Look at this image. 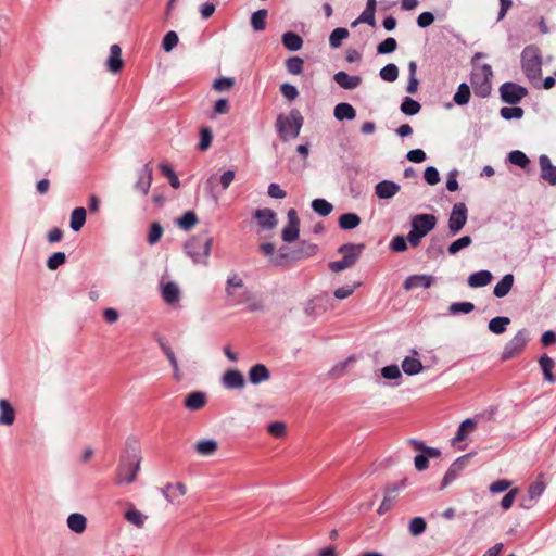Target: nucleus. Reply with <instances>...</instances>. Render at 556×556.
Listing matches in <instances>:
<instances>
[{"label":"nucleus","instance_id":"nucleus-1","mask_svg":"<svg viewBox=\"0 0 556 556\" xmlns=\"http://www.w3.org/2000/svg\"><path fill=\"white\" fill-rule=\"evenodd\" d=\"M140 451L136 442H127L125 454L122 455L117 466L116 484H129L137 478L140 469Z\"/></svg>","mask_w":556,"mask_h":556},{"label":"nucleus","instance_id":"nucleus-2","mask_svg":"<svg viewBox=\"0 0 556 556\" xmlns=\"http://www.w3.org/2000/svg\"><path fill=\"white\" fill-rule=\"evenodd\" d=\"M213 239L206 232L192 237L185 243V252L194 264L207 265Z\"/></svg>","mask_w":556,"mask_h":556},{"label":"nucleus","instance_id":"nucleus-3","mask_svg":"<svg viewBox=\"0 0 556 556\" xmlns=\"http://www.w3.org/2000/svg\"><path fill=\"white\" fill-rule=\"evenodd\" d=\"M521 70L526 77L534 84L542 76V55L540 49L530 45L521 52Z\"/></svg>","mask_w":556,"mask_h":556},{"label":"nucleus","instance_id":"nucleus-4","mask_svg":"<svg viewBox=\"0 0 556 556\" xmlns=\"http://www.w3.org/2000/svg\"><path fill=\"white\" fill-rule=\"evenodd\" d=\"M303 116L296 109L291 110L288 116L280 114L276 119V129L282 141L298 138L303 126Z\"/></svg>","mask_w":556,"mask_h":556},{"label":"nucleus","instance_id":"nucleus-5","mask_svg":"<svg viewBox=\"0 0 556 556\" xmlns=\"http://www.w3.org/2000/svg\"><path fill=\"white\" fill-rule=\"evenodd\" d=\"M437 226V217L432 214H417L412 217L410 231L407 235V240L412 247H417L421 239L426 237Z\"/></svg>","mask_w":556,"mask_h":556},{"label":"nucleus","instance_id":"nucleus-6","mask_svg":"<svg viewBox=\"0 0 556 556\" xmlns=\"http://www.w3.org/2000/svg\"><path fill=\"white\" fill-rule=\"evenodd\" d=\"M493 71L491 65L482 64L475 65L470 75V84L473 92L479 98H488L491 94L492 85L491 79Z\"/></svg>","mask_w":556,"mask_h":556},{"label":"nucleus","instance_id":"nucleus-7","mask_svg":"<svg viewBox=\"0 0 556 556\" xmlns=\"http://www.w3.org/2000/svg\"><path fill=\"white\" fill-rule=\"evenodd\" d=\"M365 245L346 243L339 248L338 252L343 254V258L329 263V268L333 273H340L346 268L352 267L358 260Z\"/></svg>","mask_w":556,"mask_h":556},{"label":"nucleus","instance_id":"nucleus-8","mask_svg":"<svg viewBox=\"0 0 556 556\" xmlns=\"http://www.w3.org/2000/svg\"><path fill=\"white\" fill-rule=\"evenodd\" d=\"M530 340V334L527 329H520L511 340H509L502 352L501 358L503 361H508L514 358L518 354L522 352L526 348L528 341Z\"/></svg>","mask_w":556,"mask_h":556},{"label":"nucleus","instance_id":"nucleus-9","mask_svg":"<svg viewBox=\"0 0 556 556\" xmlns=\"http://www.w3.org/2000/svg\"><path fill=\"white\" fill-rule=\"evenodd\" d=\"M527 94V88L516 83L506 81L500 87L501 100L510 105L518 104Z\"/></svg>","mask_w":556,"mask_h":556},{"label":"nucleus","instance_id":"nucleus-10","mask_svg":"<svg viewBox=\"0 0 556 556\" xmlns=\"http://www.w3.org/2000/svg\"><path fill=\"white\" fill-rule=\"evenodd\" d=\"M467 206L463 202L455 203L448 218V230L452 236L457 235L467 223Z\"/></svg>","mask_w":556,"mask_h":556},{"label":"nucleus","instance_id":"nucleus-11","mask_svg":"<svg viewBox=\"0 0 556 556\" xmlns=\"http://www.w3.org/2000/svg\"><path fill=\"white\" fill-rule=\"evenodd\" d=\"M472 454L468 453L460 457H458L454 463L450 466L447 471L445 472L440 489L443 490L447 485H450L457 477L458 475L466 468V466L469 464V460L471 458Z\"/></svg>","mask_w":556,"mask_h":556},{"label":"nucleus","instance_id":"nucleus-12","mask_svg":"<svg viewBox=\"0 0 556 556\" xmlns=\"http://www.w3.org/2000/svg\"><path fill=\"white\" fill-rule=\"evenodd\" d=\"M288 224L283 227L281 237L285 242H294L299 238L300 232V219L298 212L294 208H290L287 213Z\"/></svg>","mask_w":556,"mask_h":556},{"label":"nucleus","instance_id":"nucleus-13","mask_svg":"<svg viewBox=\"0 0 556 556\" xmlns=\"http://www.w3.org/2000/svg\"><path fill=\"white\" fill-rule=\"evenodd\" d=\"M222 384L228 390H240L245 387V379L240 370L231 368L222 376Z\"/></svg>","mask_w":556,"mask_h":556},{"label":"nucleus","instance_id":"nucleus-14","mask_svg":"<svg viewBox=\"0 0 556 556\" xmlns=\"http://www.w3.org/2000/svg\"><path fill=\"white\" fill-rule=\"evenodd\" d=\"M435 282V277L431 276V275H412V276H408L404 282H403V288L406 290V291H409V290H413V289H416V288H425V289H429L430 287H432V285Z\"/></svg>","mask_w":556,"mask_h":556},{"label":"nucleus","instance_id":"nucleus-15","mask_svg":"<svg viewBox=\"0 0 556 556\" xmlns=\"http://www.w3.org/2000/svg\"><path fill=\"white\" fill-rule=\"evenodd\" d=\"M545 484L542 481L532 482L527 491V496L520 502V506L525 509L531 508L538 498L543 494Z\"/></svg>","mask_w":556,"mask_h":556},{"label":"nucleus","instance_id":"nucleus-16","mask_svg":"<svg viewBox=\"0 0 556 556\" xmlns=\"http://www.w3.org/2000/svg\"><path fill=\"white\" fill-rule=\"evenodd\" d=\"M400 191V185L392 180L384 179L375 186L377 198L388 200L393 198Z\"/></svg>","mask_w":556,"mask_h":556},{"label":"nucleus","instance_id":"nucleus-17","mask_svg":"<svg viewBox=\"0 0 556 556\" xmlns=\"http://www.w3.org/2000/svg\"><path fill=\"white\" fill-rule=\"evenodd\" d=\"M539 164L541 167V178L549 185L556 186V166L552 164L549 157L542 154L539 157Z\"/></svg>","mask_w":556,"mask_h":556},{"label":"nucleus","instance_id":"nucleus-18","mask_svg":"<svg viewBox=\"0 0 556 556\" xmlns=\"http://www.w3.org/2000/svg\"><path fill=\"white\" fill-rule=\"evenodd\" d=\"M152 167L150 163H146L142 168L138 172V180L135 188L141 191L144 195L148 194L152 182Z\"/></svg>","mask_w":556,"mask_h":556},{"label":"nucleus","instance_id":"nucleus-19","mask_svg":"<svg viewBox=\"0 0 556 556\" xmlns=\"http://www.w3.org/2000/svg\"><path fill=\"white\" fill-rule=\"evenodd\" d=\"M249 381L257 386L262 382H266L270 379V371L264 364H255L253 365L248 372Z\"/></svg>","mask_w":556,"mask_h":556},{"label":"nucleus","instance_id":"nucleus-20","mask_svg":"<svg viewBox=\"0 0 556 556\" xmlns=\"http://www.w3.org/2000/svg\"><path fill=\"white\" fill-rule=\"evenodd\" d=\"M124 62L122 60V49L118 45H112L110 48V56L106 60L108 71L116 74L122 71Z\"/></svg>","mask_w":556,"mask_h":556},{"label":"nucleus","instance_id":"nucleus-21","mask_svg":"<svg viewBox=\"0 0 556 556\" xmlns=\"http://www.w3.org/2000/svg\"><path fill=\"white\" fill-rule=\"evenodd\" d=\"M258 225L263 229H273L277 225L276 214L270 208H258L254 212Z\"/></svg>","mask_w":556,"mask_h":556},{"label":"nucleus","instance_id":"nucleus-22","mask_svg":"<svg viewBox=\"0 0 556 556\" xmlns=\"http://www.w3.org/2000/svg\"><path fill=\"white\" fill-rule=\"evenodd\" d=\"M333 80L343 89L352 90L357 88L361 83L362 78L357 75H349L348 73L340 71L334 74Z\"/></svg>","mask_w":556,"mask_h":556},{"label":"nucleus","instance_id":"nucleus-23","mask_svg":"<svg viewBox=\"0 0 556 556\" xmlns=\"http://www.w3.org/2000/svg\"><path fill=\"white\" fill-rule=\"evenodd\" d=\"M157 343L160 345V349L165 354L169 364L173 367V376H174L175 380L179 381L181 379V375H180V370L178 367L177 358H176L172 348L164 341L163 338H157Z\"/></svg>","mask_w":556,"mask_h":556},{"label":"nucleus","instance_id":"nucleus-24","mask_svg":"<svg viewBox=\"0 0 556 556\" xmlns=\"http://www.w3.org/2000/svg\"><path fill=\"white\" fill-rule=\"evenodd\" d=\"M327 309L323 295L315 296L305 303L304 313L306 316L315 317Z\"/></svg>","mask_w":556,"mask_h":556},{"label":"nucleus","instance_id":"nucleus-25","mask_svg":"<svg viewBox=\"0 0 556 556\" xmlns=\"http://www.w3.org/2000/svg\"><path fill=\"white\" fill-rule=\"evenodd\" d=\"M66 525L74 533L81 534L87 529V518L83 514L73 513L67 517Z\"/></svg>","mask_w":556,"mask_h":556},{"label":"nucleus","instance_id":"nucleus-26","mask_svg":"<svg viewBox=\"0 0 556 556\" xmlns=\"http://www.w3.org/2000/svg\"><path fill=\"white\" fill-rule=\"evenodd\" d=\"M493 279L492 273L489 270H480L468 277V285L471 288H481L488 286Z\"/></svg>","mask_w":556,"mask_h":556},{"label":"nucleus","instance_id":"nucleus-27","mask_svg":"<svg viewBox=\"0 0 556 556\" xmlns=\"http://www.w3.org/2000/svg\"><path fill=\"white\" fill-rule=\"evenodd\" d=\"M15 420V410L9 401L0 400V425L11 426Z\"/></svg>","mask_w":556,"mask_h":556},{"label":"nucleus","instance_id":"nucleus-28","mask_svg":"<svg viewBox=\"0 0 556 556\" xmlns=\"http://www.w3.org/2000/svg\"><path fill=\"white\" fill-rule=\"evenodd\" d=\"M333 115L338 121H353L356 117V111L350 103L341 102L334 106Z\"/></svg>","mask_w":556,"mask_h":556},{"label":"nucleus","instance_id":"nucleus-29","mask_svg":"<svg viewBox=\"0 0 556 556\" xmlns=\"http://www.w3.org/2000/svg\"><path fill=\"white\" fill-rule=\"evenodd\" d=\"M205 393L201 391H193L185 399V406L190 410H198L205 405Z\"/></svg>","mask_w":556,"mask_h":556},{"label":"nucleus","instance_id":"nucleus-30","mask_svg":"<svg viewBox=\"0 0 556 556\" xmlns=\"http://www.w3.org/2000/svg\"><path fill=\"white\" fill-rule=\"evenodd\" d=\"M514 285V275L513 274H506L503 276V278L495 285L493 293L496 298H504L506 296L509 291L511 290Z\"/></svg>","mask_w":556,"mask_h":556},{"label":"nucleus","instance_id":"nucleus-31","mask_svg":"<svg viewBox=\"0 0 556 556\" xmlns=\"http://www.w3.org/2000/svg\"><path fill=\"white\" fill-rule=\"evenodd\" d=\"M477 427L475 419H465L458 427L455 437L453 438V444L464 441Z\"/></svg>","mask_w":556,"mask_h":556},{"label":"nucleus","instance_id":"nucleus-32","mask_svg":"<svg viewBox=\"0 0 556 556\" xmlns=\"http://www.w3.org/2000/svg\"><path fill=\"white\" fill-rule=\"evenodd\" d=\"M281 41L289 51H299L303 47V39L293 31H286L281 37Z\"/></svg>","mask_w":556,"mask_h":556},{"label":"nucleus","instance_id":"nucleus-33","mask_svg":"<svg viewBox=\"0 0 556 556\" xmlns=\"http://www.w3.org/2000/svg\"><path fill=\"white\" fill-rule=\"evenodd\" d=\"M401 367L407 376H414L424 370L422 363L418 358L412 356H406L402 361Z\"/></svg>","mask_w":556,"mask_h":556},{"label":"nucleus","instance_id":"nucleus-34","mask_svg":"<svg viewBox=\"0 0 556 556\" xmlns=\"http://www.w3.org/2000/svg\"><path fill=\"white\" fill-rule=\"evenodd\" d=\"M180 290L178 286L169 281L162 289V296L167 304H174L179 300Z\"/></svg>","mask_w":556,"mask_h":556},{"label":"nucleus","instance_id":"nucleus-35","mask_svg":"<svg viewBox=\"0 0 556 556\" xmlns=\"http://www.w3.org/2000/svg\"><path fill=\"white\" fill-rule=\"evenodd\" d=\"M87 212L85 207H76L71 214V228L73 231H79L86 223Z\"/></svg>","mask_w":556,"mask_h":556},{"label":"nucleus","instance_id":"nucleus-36","mask_svg":"<svg viewBox=\"0 0 556 556\" xmlns=\"http://www.w3.org/2000/svg\"><path fill=\"white\" fill-rule=\"evenodd\" d=\"M217 448L218 444L214 439L202 440L195 444L197 453L202 456H211L217 451Z\"/></svg>","mask_w":556,"mask_h":556},{"label":"nucleus","instance_id":"nucleus-37","mask_svg":"<svg viewBox=\"0 0 556 556\" xmlns=\"http://www.w3.org/2000/svg\"><path fill=\"white\" fill-rule=\"evenodd\" d=\"M361 224V218L355 213H345L339 217V226L341 229L351 230Z\"/></svg>","mask_w":556,"mask_h":556},{"label":"nucleus","instance_id":"nucleus-38","mask_svg":"<svg viewBox=\"0 0 556 556\" xmlns=\"http://www.w3.org/2000/svg\"><path fill=\"white\" fill-rule=\"evenodd\" d=\"M510 324V319L505 316L494 317L489 321V330L494 334H502L506 331L507 326Z\"/></svg>","mask_w":556,"mask_h":556},{"label":"nucleus","instance_id":"nucleus-39","mask_svg":"<svg viewBox=\"0 0 556 556\" xmlns=\"http://www.w3.org/2000/svg\"><path fill=\"white\" fill-rule=\"evenodd\" d=\"M401 112L405 115L413 116L419 113L421 105L418 101L410 97H405L401 103Z\"/></svg>","mask_w":556,"mask_h":556},{"label":"nucleus","instance_id":"nucleus-40","mask_svg":"<svg viewBox=\"0 0 556 556\" xmlns=\"http://www.w3.org/2000/svg\"><path fill=\"white\" fill-rule=\"evenodd\" d=\"M267 10L261 9L251 16V25L255 31H262L266 28Z\"/></svg>","mask_w":556,"mask_h":556},{"label":"nucleus","instance_id":"nucleus-41","mask_svg":"<svg viewBox=\"0 0 556 556\" xmlns=\"http://www.w3.org/2000/svg\"><path fill=\"white\" fill-rule=\"evenodd\" d=\"M125 519L131 525L141 528L143 527L147 516H144L140 510L135 507H130L124 515Z\"/></svg>","mask_w":556,"mask_h":556},{"label":"nucleus","instance_id":"nucleus-42","mask_svg":"<svg viewBox=\"0 0 556 556\" xmlns=\"http://www.w3.org/2000/svg\"><path fill=\"white\" fill-rule=\"evenodd\" d=\"M349 30L343 27H338L332 30L329 36V45L331 48L337 49L341 47L342 41L349 37Z\"/></svg>","mask_w":556,"mask_h":556},{"label":"nucleus","instance_id":"nucleus-43","mask_svg":"<svg viewBox=\"0 0 556 556\" xmlns=\"http://www.w3.org/2000/svg\"><path fill=\"white\" fill-rule=\"evenodd\" d=\"M470 94V87L466 83H462L458 86L457 91L453 97V100L457 105H465L469 102Z\"/></svg>","mask_w":556,"mask_h":556},{"label":"nucleus","instance_id":"nucleus-44","mask_svg":"<svg viewBox=\"0 0 556 556\" xmlns=\"http://www.w3.org/2000/svg\"><path fill=\"white\" fill-rule=\"evenodd\" d=\"M311 205L313 211L320 216H328L333 210L332 204L325 199H315Z\"/></svg>","mask_w":556,"mask_h":556},{"label":"nucleus","instance_id":"nucleus-45","mask_svg":"<svg viewBox=\"0 0 556 556\" xmlns=\"http://www.w3.org/2000/svg\"><path fill=\"white\" fill-rule=\"evenodd\" d=\"M472 243V238L470 236H463L458 239H456L455 241H453L448 248H447V252L451 254V255H455L457 254L459 251H462L463 249H466L468 248L470 244Z\"/></svg>","mask_w":556,"mask_h":556},{"label":"nucleus","instance_id":"nucleus-46","mask_svg":"<svg viewBox=\"0 0 556 556\" xmlns=\"http://www.w3.org/2000/svg\"><path fill=\"white\" fill-rule=\"evenodd\" d=\"M381 376L387 380H396L395 386L400 384L402 372L397 365H388L381 368Z\"/></svg>","mask_w":556,"mask_h":556},{"label":"nucleus","instance_id":"nucleus-47","mask_svg":"<svg viewBox=\"0 0 556 556\" xmlns=\"http://www.w3.org/2000/svg\"><path fill=\"white\" fill-rule=\"evenodd\" d=\"M379 75L382 80L393 83L399 77V68L395 64L389 63L380 70Z\"/></svg>","mask_w":556,"mask_h":556},{"label":"nucleus","instance_id":"nucleus-48","mask_svg":"<svg viewBox=\"0 0 556 556\" xmlns=\"http://www.w3.org/2000/svg\"><path fill=\"white\" fill-rule=\"evenodd\" d=\"M286 68L292 75H300L303 72L304 61L300 56H290L286 60Z\"/></svg>","mask_w":556,"mask_h":556},{"label":"nucleus","instance_id":"nucleus-49","mask_svg":"<svg viewBox=\"0 0 556 556\" xmlns=\"http://www.w3.org/2000/svg\"><path fill=\"white\" fill-rule=\"evenodd\" d=\"M475 309V305L471 302H455L448 306V313L451 315L469 314Z\"/></svg>","mask_w":556,"mask_h":556},{"label":"nucleus","instance_id":"nucleus-50","mask_svg":"<svg viewBox=\"0 0 556 556\" xmlns=\"http://www.w3.org/2000/svg\"><path fill=\"white\" fill-rule=\"evenodd\" d=\"M523 114L525 111L520 106H503L500 110V115L506 121H510L513 118L520 119L523 116Z\"/></svg>","mask_w":556,"mask_h":556},{"label":"nucleus","instance_id":"nucleus-51","mask_svg":"<svg viewBox=\"0 0 556 556\" xmlns=\"http://www.w3.org/2000/svg\"><path fill=\"white\" fill-rule=\"evenodd\" d=\"M198 223V217L194 212L187 211L178 219V225L181 229L189 230Z\"/></svg>","mask_w":556,"mask_h":556},{"label":"nucleus","instance_id":"nucleus-52","mask_svg":"<svg viewBox=\"0 0 556 556\" xmlns=\"http://www.w3.org/2000/svg\"><path fill=\"white\" fill-rule=\"evenodd\" d=\"M317 245L311 242L302 241L296 250L298 258H306L316 254Z\"/></svg>","mask_w":556,"mask_h":556},{"label":"nucleus","instance_id":"nucleus-53","mask_svg":"<svg viewBox=\"0 0 556 556\" xmlns=\"http://www.w3.org/2000/svg\"><path fill=\"white\" fill-rule=\"evenodd\" d=\"M508 160L510 163H513L521 168H526L527 165L530 163V160L528 159V156L522 151H519V150L511 151L508 154Z\"/></svg>","mask_w":556,"mask_h":556},{"label":"nucleus","instance_id":"nucleus-54","mask_svg":"<svg viewBox=\"0 0 556 556\" xmlns=\"http://www.w3.org/2000/svg\"><path fill=\"white\" fill-rule=\"evenodd\" d=\"M396 48H397L396 40L392 37H388L387 39H384L382 42H380L377 46V53L378 54H389V53L394 52L396 50Z\"/></svg>","mask_w":556,"mask_h":556},{"label":"nucleus","instance_id":"nucleus-55","mask_svg":"<svg viewBox=\"0 0 556 556\" xmlns=\"http://www.w3.org/2000/svg\"><path fill=\"white\" fill-rule=\"evenodd\" d=\"M66 255L64 252H55L47 260V267L50 270L58 269L61 265L65 264Z\"/></svg>","mask_w":556,"mask_h":556},{"label":"nucleus","instance_id":"nucleus-56","mask_svg":"<svg viewBox=\"0 0 556 556\" xmlns=\"http://www.w3.org/2000/svg\"><path fill=\"white\" fill-rule=\"evenodd\" d=\"M426 527L427 525L422 517H415L410 520L408 529L412 535L417 536L425 532Z\"/></svg>","mask_w":556,"mask_h":556},{"label":"nucleus","instance_id":"nucleus-57","mask_svg":"<svg viewBox=\"0 0 556 556\" xmlns=\"http://www.w3.org/2000/svg\"><path fill=\"white\" fill-rule=\"evenodd\" d=\"M287 426L283 421H274L268 425L267 431L275 438H283L286 435Z\"/></svg>","mask_w":556,"mask_h":556},{"label":"nucleus","instance_id":"nucleus-58","mask_svg":"<svg viewBox=\"0 0 556 556\" xmlns=\"http://www.w3.org/2000/svg\"><path fill=\"white\" fill-rule=\"evenodd\" d=\"M163 235V227L161 224L154 222L151 224L149 233H148V242L152 245L155 244Z\"/></svg>","mask_w":556,"mask_h":556},{"label":"nucleus","instance_id":"nucleus-59","mask_svg":"<svg viewBox=\"0 0 556 556\" xmlns=\"http://www.w3.org/2000/svg\"><path fill=\"white\" fill-rule=\"evenodd\" d=\"M177 43L178 35L175 31L170 30L164 36L162 47L166 52H169L177 46Z\"/></svg>","mask_w":556,"mask_h":556},{"label":"nucleus","instance_id":"nucleus-60","mask_svg":"<svg viewBox=\"0 0 556 556\" xmlns=\"http://www.w3.org/2000/svg\"><path fill=\"white\" fill-rule=\"evenodd\" d=\"M407 237L397 235L391 240L390 249L394 252H404L407 250Z\"/></svg>","mask_w":556,"mask_h":556},{"label":"nucleus","instance_id":"nucleus-61","mask_svg":"<svg viewBox=\"0 0 556 556\" xmlns=\"http://www.w3.org/2000/svg\"><path fill=\"white\" fill-rule=\"evenodd\" d=\"M235 85V79L230 77H220L215 79L213 84V88L218 91L223 92L226 90H229Z\"/></svg>","mask_w":556,"mask_h":556},{"label":"nucleus","instance_id":"nucleus-62","mask_svg":"<svg viewBox=\"0 0 556 556\" xmlns=\"http://www.w3.org/2000/svg\"><path fill=\"white\" fill-rule=\"evenodd\" d=\"M212 131L210 128H202L200 132V142H199V150L205 151L210 148L212 143Z\"/></svg>","mask_w":556,"mask_h":556},{"label":"nucleus","instance_id":"nucleus-63","mask_svg":"<svg viewBox=\"0 0 556 556\" xmlns=\"http://www.w3.org/2000/svg\"><path fill=\"white\" fill-rule=\"evenodd\" d=\"M280 92L289 101H293L299 96L298 88L289 83H285L280 86Z\"/></svg>","mask_w":556,"mask_h":556},{"label":"nucleus","instance_id":"nucleus-64","mask_svg":"<svg viewBox=\"0 0 556 556\" xmlns=\"http://www.w3.org/2000/svg\"><path fill=\"white\" fill-rule=\"evenodd\" d=\"M424 178L427 181V184L431 186L437 185L440 181L439 172L434 166H428L425 169Z\"/></svg>","mask_w":556,"mask_h":556}]
</instances>
